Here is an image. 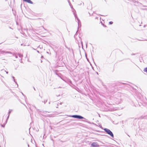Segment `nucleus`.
I'll return each mask as SVG.
<instances>
[{
	"mask_svg": "<svg viewBox=\"0 0 147 147\" xmlns=\"http://www.w3.org/2000/svg\"><path fill=\"white\" fill-rule=\"evenodd\" d=\"M18 55H19V57H20L21 58L23 56V55L20 54H19Z\"/></svg>",
	"mask_w": 147,
	"mask_h": 147,
	"instance_id": "1a4fd4ad",
	"label": "nucleus"
},
{
	"mask_svg": "<svg viewBox=\"0 0 147 147\" xmlns=\"http://www.w3.org/2000/svg\"><path fill=\"white\" fill-rule=\"evenodd\" d=\"M24 1L27 2L28 3L32 4L33 3L30 0H23Z\"/></svg>",
	"mask_w": 147,
	"mask_h": 147,
	"instance_id": "423d86ee",
	"label": "nucleus"
},
{
	"mask_svg": "<svg viewBox=\"0 0 147 147\" xmlns=\"http://www.w3.org/2000/svg\"><path fill=\"white\" fill-rule=\"evenodd\" d=\"M84 121V122H88V123H90V122H88V121Z\"/></svg>",
	"mask_w": 147,
	"mask_h": 147,
	"instance_id": "dca6fc26",
	"label": "nucleus"
},
{
	"mask_svg": "<svg viewBox=\"0 0 147 147\" xmlns=\"http://www.w3.org/2000/svg\"><path fill=\"white\" fill-rule=\"evenodd\" d=\"M33 88H34V90H35V88H34V87H33Z\"/></svg>",
	"mask_w": 147,
	"mask_h": 147,
	"instance_id": "aec40b11",
	"label": "nucleus"
},
{
	"mask_svg": "<svg viewBox=\"0 0 147 147\" xmlns=\"http://www.w3.org/2000/svg\"><path fill=\"white\" fill-rule=\"evenodd\" d=\"M99 145L96 142H94L91 144V147H99Z\"/></svg>",
	"mask_w": 147,
	"mask_h": 147,
	"instance_id": "39448f33",
	"label": "nucleus"
},
{
	"mask_svg": "<svg viewBox=\"0 0 147 147\" xmlns=\"http://www.w3.org/2000/svg\"><path fill=\"white\" fill-rule=\"evenodd\" d=\"M144 72H146L147 73V67L144 69Z\"/></svg>",
	"mask_w": 147,
	"mask_h": 147,
	"instance_id": "6e6552de",
	"label": "nucleus"
},
{
	"mask_svg": "<svg viewBox=\"0 0 147 147\" xmlns=\"http://www.w3.org/2000/svg\"><path fill=\"white\" fill-rule=\"evenodd\" d=\"M74 16H75L76 19L78 20V29L80 24V26H81L80 21V20H79V19L78 17L76 14H74Z\"/></svg>",
	"mask_w": 147,
	"mask_h": 147,
	"instance_id": "20e7f679",
	"label": "nucleus"
},
{
	"mask_svg": "<svg viewBox=\"0 0 147 147\" xmlns=\"http://www.w3.org/2000/svg\"><path fill=\"white\" fill-rule=\"evenodd\" d=\"M22 94H23V95H24V94H23V93H22Z\"/></svg>",
	"mask_w": 147,
	"mask_h": 147,
	"instance_id": "c85d7f7f",
	"label": "nucleus"
},
{
	"mask_svg": "<svg viewBox=\"0 0 147 147\" xmlns=\"http://www.w3.org/2000/svg\"><path fill=\"white\" fill-rule=\"evenodd\" d=\"M39 96H40V98H42V97L41 96H40V95H39Z\"/></svg>",
	"mask_w": 147,
	"mask_h": 147,
	"instance_id": "412c9836",
	"label": "nucleus"
},
{
	"mask_svg": "<svg viewBox=\"0 0 147 147\" xmlns=\"http://www.w3.org/2000/svg\"><path fill=\"white\" fill-rule=\"evenodd\" d=\"M28 147L29 146V145L28 144Z\"/></svg>",
	"mask_w": 147,
	"mask_h": 147,
	"instance_id": "cd10ccee",
	"label": "nucleus"
},
{
	"mask_svg": "<svg viewBox=\"0 0 147 147\" xmlns=\"http://www.w3.org/2000/svg\"><path fill=\"white\" fill-rule=\"evenodd\" d=\"M12 78L13 79V80L14 82H15L16 83H17V82L15 81V80L14 79V77L13 76H12Z\"/></svg>",
	"mask_w": 147,
	"mask_h": 147,
	"instance_id": "9d476101",
	"label": "nucleus"
},
{
	"mask_svg": "<svg viewBox=\"0 0 147 147\" xmlns=\"http://www.w3.org/2000/svg\"><path fill=\"white\" fill-rule=\"evenodd\" d=\"M104 130L111 137L113 138H114V135L112 132L109 129L107 128H105L104 129Z\"/></svg>",
	"mask_w": 147,
	"mask_h": 147,
	"instance_id": "f257e3e1",
	"label": "nucleus"
},
{
	"mask_svg": "<svg viewBox=\"0 0 147 147\" xmlns=\"http://www.w3.org/2000/svg\"><path fill=\"white\" fill-rule=\"evenodd\" d=\"M49 104H50V102H49Z\"/></svg>",
	"mask_w": 147,
	"mask_h": 147,
	"instance_id": "c756f323",
	"label": "nucleus"
},
{
	"mask_svg": "<svg viewBox=\"0 0 147 147\" xmlns=\"http://www.w3.org/2000/svg\"><path fill=\"white\" fill-rule=\"evenodd\" d=\"M135 55V54H134V53H132V54H131V55Z\"/></svg>",
	"mask_w": 147,
	"mask_h": 147,
	"instance_id": "f3484780",
	"label": "nucleus"
},
{
	"mask_svg": "<svg viewBox=\"0 0 147 147\" xmlns=\"http://www.w3.org/2000/svg\"><path fill=\"white\" fill-rule=\"evenodd\" d=\"M47 100H44V104H45L47 102Z\"/></svg>",
	"mask_w": 147,
	"mask_h": 147,
	"instance_id": "f8f14e48",
	"label": "nucleus"
},
{
	"mask_svg": "<svg viewBox=\"0 0 147 147\" xmlns=\"http://www.w3.org/2000/svg\"><path fill=\"white\" fill-rule=\"evenodd\" d=\"M69 4V5H70V6H71V4Z\"/></svg>",
	"mask_w": 147,
	"mask_h": 147,
	"instance_id": "4be33fe9",
	"label": "nucleus"
},
{
	"mask_svg": "<svg viewBox=\"0 0 147 147\" xmlns=\"http://www.w3.org/2000/svg\"><path fill=\"white\" fill-rule=\"evenodd\" d=\"M47 53H48V54L49 53L48 52H47Z\"/></svg>",
	"mask_w": 147,
	"mask_h": 147,
	"instance_id": "a878e982",
	"label": "nucleus"
},
{
	"mask_svg": "<svg viewBox=\"0 0 147 147\" xmlns=\"http://www.w3.org/2000/svg\"><path fill=\"white\" fill-rule=\"evenodd\" d=\"M1 53H9V54H12L13 55V56H15L16 58H18V56L17 55H16V54L15 53L12 54V53L11 52L2 51H1Z\"/></svg>",
	"mask_w": 147,
	"mask_h": 147,
	"instance_id": "7ed1b4c3",
	"label": "nucleus"
},
{
	"mask_svg": "<svg viewBox=\"0 0 147 147\" xmlns=\"http://www.w3.org/2000/svg\"><path fill=\"white\" fill-rule=\"evenodd\" d=\"M45 112H46H46H47V111H45Z\"/></svg>",
	"mask_w": 147,
	"mask_h": 147,
	"instance_id": "b1692460",
	"label": "nucleus"
},
{
	"mask_svg": "<svg viewBox=\"0 0 147 147\" xmlns=\"http://www.w3.org/2000/svg\"><path fill=\"white\" fill-rule=\"evenodd\" d=\"M37 52L39 53V51H37Z\"/></svg>",
	"mask_w": 147,
	"mask_h": 147,
	"instance_id": "a211bd4d",
	"label": "nucleus"
},
{
	"mask_svg": "<svg viewBox=\"0 0 147 147\" xmlns=\"http://www.w3.org/2000/svg\"><path fill=\"white\" fill-rule=\"evenodd\" d=\"M96 74H98V73L97 72H96Z\"/></svg>",
	"mask_w": 147,
	"mask_h": 147,
	"instance_id": "5701e85b",
	"label": "nucleus"
},
{
	"mask_svg": "<svg viewBox=\"0 0 147 147\" xmlns=\"http://www.w3.org/2000/svg\"><path fill=\"white\" fill-rule=\"evenodd\" d=\"M9 115H8L7 117V119H6V122H7V120H8V119L9 118Z\"/></svg>",
	"mask_w": 147,
	"mask_h": 147,
	"instance_id": "4468645a",
	"label": "nucleus"
},
{
	"mask_svg": "<svg viewBox=\"0 0 147 147\" xmlns=\"http://www.w3.org/2000/svg\"><path fill=\"white\" fill-rule=\"evenodd\" d=\"M113 24V22L112 21H111L109 22V24Z\"/></svg>",
	"mask_w": 147,
	"mask_h": 147,
	"instance_id": "ddd939ff",
	"label": "nucleus"
},
{
	"mask_svg": "<svg viewBox=\"0 0 147 147\" xmlns=\"http://www.w3.org/2000/svg\"><path fill=\"white\" fill-rule=\"evenodd\" d=\"M97 17H96V19H97Z\"/></svg>",
	"mask_w": 147,
	"mask_h": 147,
	"instance_id": "7c9ffc66",
	"label": "nucleus"
},
{
	"mask_svg": "<svg viewBox=\"0 0 147 147\" xmlns=\"http://www.w3.org/2000/svg\"><path fill=\"white\" fill-rule=\"evenodd\" d=\"M68 3H69V4H71V3L70 1H69V0H68Z\"/></svg>",
	"mask_w": 147,
	"mask_h": 147,
	"instance_id": "2eb2a0df",
	"label": "nucleus"
},
{
	"mask_svg": "<svg viewBox=\"0 0 147 147\" xmlns=\"http://www.w3.org/2000/svg\"><path fill=\"white\" fill-rule=\"evenodd\" d=\"M12 111V110H10V109L8 113V115H10V113H11V111Z\"/></svg>",
	"mask_w": 147,
	"mask_h": 147,
	"instance_id": "0eeeda50",
	"label": "nucleus"
},
{
	"mask_svg": "<svg viewBox=\"0 0 147 147\" xmlns=\"http://www.w3.org/2000/svg\"><path fill=\"white\" fill-rule=\"evenodd\" d=\"M6 73L7 74H8V71H6Z\"/></svg>",
	"mask_w": 147,
	"mask_h": 147,
	"instance_id": "6ab92c4d",
	"label": "nucleus"
},
{
	"mask_svg": "<svg viewBox=\"0 0 147 147\" xmlns=\"http://www.w3.org/2000/svg\"><path fill=\"white\" fill-rule=\"evenodd\" d=\"M43 57V56H41V58Z\"/></svg>",
	"mask_w": 147,
	"mask_h": 147,
	"instance_id": "bb28decb",
	"label": "nucleus"
},
{
	"mask_svg": "<svg viewBox=\"0 0 147 147\" xmlns=\"http://www.w3.org/2000/svg\"><path fill=\"white\" fill-rule=\"evenodd\" d=\"M70 117H73L74 118L78 119H86L85 118H84L82 116L78 115H74L72 116H70Z\"/></svg>",
	"mask_w": 147,
	"mask_h": 147,
	"instance_id": "f03ea898",
	"label": "nucleus"
},
{
	"mask_svg": "<svg viewBox=\"0 0 147 147\" xmlns=\"http://www.w3.org/2000/svg\"><path fill=\"white\" fill-rule=\"evenodd\" d=\"M5 125L4 124L3 125H2V124H1V126L2 127H5Z\"/></svg>",
	"mask_w": 147,
	"mask_h": 147,
	"instance_id": "9b49d317",
	"label": "nucleus"
},
{
	"mask_svg": "<svg viewBox=\"0 0 147 147\" xmlns=\"http://www.w3.org/2000/svg\"><path fill=\"white\" fill-rule=\"evenodd\" d=\"M41 63L42 62V60H41Z\"/></svg>",
	"mask_w": 147,
	"mask_h": 147,
	"instance_id": "393cba45",
	"label": "nucleus"
}]
</instances>
